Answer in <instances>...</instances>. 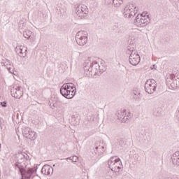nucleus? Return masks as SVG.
<instances>
[{"label":"nucleus","mask_w":179,"mask_h":179,"mask_svg":"<svg viewBox=\"0 0 179 179\" xmlns=\"http://www.w3.org/2000/svg\"><path fill=\"white\" fill-rule=\"evenodd\" d=\"M118 120H122L124 117V115H127V110L125 109H122L117 112L116 114Z\"/></svg>","instance_id":"6ab92c4d"},{"label":"nucleus","mask_w":179,"mask_h":179,"mask_svg":"<svg viewBox=\"0 0 179 179\" xmlns=\"http://www.w3.org/2000/svg\"><path fill=\"white\" fill-rule=\"evenodd\" d=\"M104 146H98L95 148L94 152L99 156H101L102 153L105 152Z\"/></svg>","instance_id":"a211bd4d"},{"label":"nucleus","mask_w":179,"mask_h":179,"mask_svg":"<svg viewBox=\"0 0 179 179\" xmlns=\"http://www.w3.org/2000/svg\"><path fill=\"white\" fill-rule=\"evenodd\" d=\"M157 84L154 79L148 80L145 83V90L148 94H153L156 92Z\"/></svg>","instance_id":"6e6552de"},{"label":"nucleus","mask_w":179,"mask_h":179,"mask_svg":"<svg viewBox=\"0 0 179 179\" xmlns=\"http://www.w3.org/2000/svg\"><path fill=\"white\" fill-rule=\"evenodd\" d=\"M138 9L136 8V5L134 3H128L122 10L124 17H127L128 19L134 17L136 15Z\"/></svg>","instance_id":"39448f33"},{"label":"nucleus","mask_w":179,"mask_h":179,"mask_svg":"<svg viewBox=\"0 0 179 179\" xmlns=\"http://www.w3.org/2000/svg\"><path fill=\"white\" fill-rule=\"evenodd\" d=\"M60 93L66 99H73L76 94V87L71 83L64 84L60 88Z\"/></svg>","instance_id":"f03ea898"},{"label":"nucleus","mask_w":179,"mask_h":179,"mask_svg":"<svg viewBox=\"0 0 179 179\" xmlns=\"http://www.w3.org/2000/svg\"><path fill=\"white\" fill-rule=\"evenodd\" d=\"M175 85V89H177V87H179V78H174L173 83Z\"/></svg>","instance_id":"b1692460"},{"label":"nucleus","mask_w":179,"mask_h":179,"mask_svg":"<svg viewBox=\"0 0 179 179\" xmlns=\"http://www.w3.org/2000/svg\"><path fill=\"white\" fill-rule=\"evenodd\" d=\"M20 171L22 174V179L32 178L33 175L35 174V173H36L34 168H30L27 170L21 169V170H20Z\"/></svg>","instance_id":"f8f14e48"},{"label":"nucleus","mask_w":179,"mask_h":179,"mask_svg":"<svg viewBox=\"0 0 179 179\" xmlns=\"http://www.w3.org/2000/svg\"><path fill=\"white\" fill-rule=\"evenodd\" d=\"M153 115L155 117H160L162 115V108H155L153 109Z\"/></svg>","instance_id":"aec40b11"},{"label":"nucleus","mask_w":179,"mask_h":179,"mask_svg":"<svg viewBox=\"0 0 179 179\" xmlns=\"http://www.w3.org/2000/svg\"><path fill=\"white\" fill-rule=\"evenodd\" d=\"M129 45L127 46V54L130 55L129 61L131 65L136 66L141 62V56H139L138 51L135 50V37L129 35Z\"/></svg>","instance_id":"f257e3e1"},{"label":"nucleus","mask_w":179,"mask_h":179,"mask_svg":"<svg viewBox=\"0 0 179 179\" xmlns=\"http://www.w3.org/2000/svg\"><path fill=\"white\" fill-rule=\"evenodd\" d=\"M1 144H0V149H1Z\"/></svg>","instance_id":"2f4dec72"},{"label":"nucleus","mask_w":179,"mask_h":179,"mask_svg":"<svg viewBox=\"0 0 179 179\" xmlns=\"http://www.w3.org/2000/svg\"><path fill=\"white\" fill-rule=\"evenodd\" d=\"M87 32L85 31H80L76 35V41L78 45L83 46L87 43Z\"/></svg>","instance_id":"0eeeda50"},{"label":"nucleus","mask_w":179,"mask_h":179,"mask_svg":"<svg viewBox=\"0 0 179 179\" xmlns=\"http://www.w3.org/2000/svg\"><path fill=\"white\" fill-rule=\"evenodd\" d=\"M1 107H6V101H3L0 103Z\"/></svg>","instance_id":"bb28decb"},{"label":"nucleus","mask_w":179,"mask_h":179,"mask_svg":"<svg viewBox=\"0 0 179 179\" xmlns=\"http://www.w3.org/2000/svg\"><path fill=\"white\" fill-rule=\"evenodd\" d=\"M67 160H71L73 163H78V158L77 156H73L67 158Z\"/></svg>","instance_id":"5701e85b"},{"label":"nucleus","mask_w":179,"mask_h":179,"mask_svg":"<svg viewBox=\"0 0 179 179\" xmlns=\"http://www.w3.org/2000/svg\"><path fill=\"white\" fill-rule=\"evenodd\" d=\"M126 115L129 117V120L132 118V114L131 113H126Z\"/></svg>","instance_id":"cd10ccee"},{"label":"nucleus","mask_w":179,"mask_h":179,"mask_svg":"<svg viewBox=\"0 0 179 179\" xmlns=\"http://www.w3.org/2000/svg\"><path fill=\"white\" fill-rule=\"evenodd\" d=\"M150 22V19H149V15L138 14L134 20V24L137 26V27H145V26H148Z\"/></svg>","instance_id":"423d86ee"},{"label":"nucleus","mask_w":179,"mask_h":179,"mask_svg":"<svg viewBox=\"0 0 179 179\" xmlns=\"http://www.w3.org/2000/svg\"><path fill=\"white\" fill-rule=\"evenodd\" d=\"M8 71L10 72V73H13V70H10V69H8Z\"/></svg>","instance_id":"7c9ffc66"},{"label":"nucleus","mask_w":179,"mask_h":179,"mask_svg":"<svg viewBox=\"0 0 179 179\" xmlns=\"http://www.w3.org/2000/svg\"><path fill=\"white\" fill-rule=\"evenodd\" d=\"M23 136L31 141H36L37 139V133L31 130L29 127H25L22 131Z\"/></svg>","instance_id":"9d476101"},{"label":"nucleus","mask_w":179,"mask_h":179,"mask_svg":"<svg viewBox=\"0 0 179 179\" xmlns=\"http://www.w3.org/2000/svg\"><path fill=\"white\" fill-rule=\"evenodd\" d=\"M11 96L15 99H20L23 96V88L21 87H14L11 89Z\"/></svg>","instance_id":"ddd939ff"},{"label":"nucleus","mask_w":179,"mask_h":179,"mask_svg":"<svg viewBox=\"0 0 179 179\" xmlns=\"http://www.w3.org/2000/svg\"><path fill=\"white\" fill-rule=\"evenodd\" d=\"M50 108H52V109H54V108H55V104H52V105H50Z\"/></svg>","instance_id":"c756f323"},{"label":"nucleus","mask_w":179,"mask_h":179,"mask_svg":"<svg viewBox=\"0 0 179 179\" xmlns=\"http://www.w3.org/2000/svg\"><path fill=\"white\" fill-rule=\"evenodd\" d=\"M134 99H135V100H136V101H139L140 99L139 96H138V95L135 94V96H134Z\"/></svg>","instance_id":"c85d7f7f"},{"label":"nucleus","mask_w":179,"mask_h":179,"mask_svg":"<svg viewBox=\"0 0 179 179\" xmlns=\"http://www.w3.org/2000/svg\"><path fill=\"white\" fill-rule=\"evenodd\" d=\"M109 169L114 173H120L122 171V162L121 159L117 156H113L110 158L108 162Z\"/></svg>","instance_id":"20e7f679"},{"label":"nucleus","mask_w":179,"mask_h":179,"mask_svg":"<svg viewBox=\"0 0 179 179\" xmlns=\"http://www.w3.org/2000/svg\"><path fill=\"white\" fill-rule=\"evenodd\" d=\"M41 173L45 176H50L54 173V169L50 165H44L41 169Z\"/></svg>","instance_id":"2eb2a0df"},{"label":"nucleus","mask_w":179,"mask_h":179,"mask_svg":"<svg viewBox=\"0 0 179 179\" xmlns=\"http://www.w3.org/2000/svg\"><path fill=\"white\" fill-rule=\"evenodd\" d=\"M172 163L175 166H179V151L176 152L171 157Z\"/></svg>","instance_id":"f3484780"},{"label":"nucleus","mask_w":179,"mask_h":179,"mask_svg":"<svg viewBox=\"0 0 179 179\" xmlns=\"http://www.w3.org/2000/svg\"><path fill=\"white\" fill-rule=\"evenodd\" d=\"M106 179H113V173L111 172H108L106 175Z\"/></svg>","instance_id":"a878e982"},{"label":"nucleus","mask_w":179,"mask_h":179,"mask_svg":"<svg viewBox=\"0 0 179 179\" xmlns=\"http://www.w3.org/2000/svg\"><path fill=\"white\" fill-rule=\"evenodd\" d=\"M17 160V162L15 164V169L23 170V169H24V166L26 165V162H27V158L26 157V155L23 154H19Z\"/></svg>","instance_id":"9b49d317"},{"label":"nucleus","mask_w":179,"mask_h":179,"mask_svg":"<svg viewBox=\"0 0 179 179\" xmlns=\"http://www.w3.org/2000/svg\"><path fill=\"white\" fill-rule=\"evenodd\" d=\"M89 13V9L85 5H78L76 7V14L79 19H85Z\"/></svg>","instance_id":"1a4fd4ad"},{"label":"nucleus","mask_w":179,"mask_h":179,"mask_svg":"<svg viewBox=\"0 0 179 179\" xmlns=\"http://www.w3.org/2000/svg\"><path fill=\"white\" fill-rule=\"evenodd\" d=\"M85 72L88 73L91 76H95L100 71V65L97 62H92L90 61L85 62L84 66Z\"/></svg>","instance_id":"7ed1b4c3"},{"label":"nucleus","mask_w":179,"mask_h":179,"mask_svg":"<svg viewBox=\"0 0 179 179\" xmlns=\"http://www.w3.org/2000/svg\"><path fill=\"white\" fill-rule=\"evenodd\" d=\"M176 76L174 74H169L166 80L167 86H171L172 89H176V85H174V79Z\"/></svg>","instance_id":"dca6fc26"},{"label":"nucleus","mask_w":179,"mask_h":179,"mask_svg":"<svg viewBox=\"0 0 179 179\" xmlns=\"http://www.w3.org/2000/svg\"><path fill=\"white\" fill-rule=\"evenodd\" d=\"M113 3L115 8H119L124 3V0H113Z\"/></svg>","instance_id":"412c9836"},{"label":"nucleus","mask_w":179,"mask_h":179,"mask_svg":"<svg viewBox=\"0 0 179 179\" xmlns=\"http://www.w3.org/2000/svg\"><path fill=\"white\" fill-rule=\"evenodd\" d=\"M129 120V117L127 115H124L120 121H122V122H128Z\"/></svg>","instance_id":"393cba45"},{"label":"nucleus","mask_w":179,"mask_h":179,"mask_svg":"<svg viewBox=\"0 0 179 179\" xmlns=\"http://www.w3.org/2000/svg\"><path fill=\"white\" fill-rule=\"evenodd\" d=\"M15 50L18 55L22 58H24V57L27 55V49L24 48V46H17L16 47Z\"/></svg>","instance_id":"4468645a"},{"label":"nucleus","mask_w":179,"mask_h":179,"mask_svg":"<svg viewBox=\"0 0 179 179\" xmlns=\"http://www.w3.org/2000/svg\"><path fill=\"white\" fill-rule=\"evenodd\" d=\"M23 36L25 38H30L31 37V31H24Z\"/></svg>","instance_id":"4be33fe9"}]
</instances>
